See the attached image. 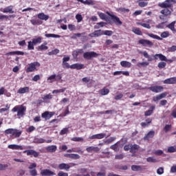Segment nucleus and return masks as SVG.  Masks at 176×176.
Listing matches in <instances>:
<instances>
[{
	"mask_svg": "<svg viewBox=\"0 0 176 176\" xmlns=\"http://www.w3.org/2000/svg\"><path fill=\"white\" fill-rule=\"evenodd\" d=\"M164 24H165V22H162L161 23H159L158 25H156V28L162 30L164 28Z\"/></svg>",
	"mask_w": 176,
	"mask_h": 176,
	"instance_id": "61",
	"label": "nucleus"
},
{
	"mask_svg": "<svg viewBox=\"0 0 176 176\" xmlns=\"http://www.w3.org/2000/svg\"><path fill=\"white\" fill-rule=\"evenodd\" d=\"M72 141H74V142H83V138L80 137H74L72 138Z\"/></svg>",
	"mask_w": 176,
	"mask_h": 176,
	"instance_id": "42",
	"label": "nucleus"
},
{
	"mask_svg": "<svg viewBox=\"0 0 176 176\" xmlns=\"http://www.w3.org/2000/svg\"><path fill=\"white\" fill-rule=\"evenodd\" d=\"M148 65H149V63L148 62H142L137 64V67L139 68H141L142 67H148Z\"/></svg>",
	"mask_w": 176,
	"mask_h": 176,
	"instance_id": "43",
	"label": "nucleus"
},
{
	"mask_svg": "<svg viewBox=\"0 0 176 176\" xmlns=\"http://www.w3.org/2000/svg\"><path fill=\"white\" fill-rule=\"evenodd\" d=\"M164 85H175L176 77H172L164 80Z\"/></svg>",
	"mask_w": 176,
	"mask_h": 176,
	"instance_id": "16",
	"label": "nucleus"
},
{
	"mask_svg": "<svg viewBox=\"0 0 176 176\" xmlns=\"http://www.w3.org/2000/svg\"><path fill=\"white\" fill-rule=\"evenodd\" d=\"M161 14H163L164 16H171V11L168 10V8H165L164 10H162L160 11Z\"/></svg>",
	"mask_w": 176,
	"mask_h": 176,
	"instance_id": "28",
	"label": "nucleus"
},
{
	"mask_svg": "<svg viewBox=\"0 0 176 176\" xmlns=\"http://www.w3.org/2000/svg\"><path fill=\"white\" fill-rule=\"evenodd\" d=\"M148 89L151 90V91H153V93H162L164 88L162 86L155 85L150 87Z\"/></svg>",
	"mask_w": 176,
	"mask_h": 176,
	"instance_id": "7",
	"label": "nucleus"
},
{
	"mask_svg": "<svg viewBox=\"0 0 176 176\" xmlns=\"http://www.w3.org/2000/svg\"><path fill=\"white\" fill-rule=\"evenodd\" d=\"M168 50L170 52H176V45H173L172 47H169Z\"/></svg>",
	"mask_w": 176,
	"mask_h": 176,
	"instance_id": "63",
	"label": "nucleus"
},
{
	"mask_svg": "<svg viewBox=\"0 0 176 176\" xmlns=\"http://www.w3.org/2000/svg\"><path fill=\"white\" fill-rule=\"evenodd\" d=\"M111 149H113V151H115V152H118L119 151V147L118 146V143H116L110 146Z\"/></svg>",
	"mask_w": 176,
	"mask_h": 176,
	"instance_id": "54",
	"label": "nucleus"
},
{
	"mask_svg": "<svg viewBox=\"0 0 176 176\" xmlns=\"http://www.w3.org/2000/svg\"><path fill=\"white\" fill-rule=\"evenodd\" d=\"M111 17V20L113 21V23H115V24H116V25H122V24H123V23L120 21V19H119V17H118L116 15H110Z\"/></svg>",
	"mask_w": 176,
	"mask_h": 176,
	"instance_id": "17",
	"label": "nucleus"
},
{
	"mask_svg": "<svg viewBox=\"0 0 176 176\" xmlns=\"http://www.w3.org/2000/svg\"><path fill=\"white\" fill-rule=\"evenodd\" d=\"M148 36H150V38H153V39H157V41H162L163 38H168L170 36V32L165 31L162 33H161L160 36L151 33H147Z\"/></svg>",
	"mask_w": 176,
	"mask_h": 176,
	"instance_id": "3",
	"label": "nucleus"
},
{
	"mask_svg": "<svg viewBox=\"0 0 176 176\" xmlns=\"http://www.w3.org/2000/svg\"><path fill=\"white\" fill-rule=\"evenodd\" d=\"M78 2H81L84 5H95L94 1L93 0H77Z\"/></svg>",
	"mask_w": 176,
	"mask_h": 176,
	"instance_id": "31",
	"label": "nucleus"
},
{
	"mask_svg": "<svg viewBox=\"0 0 176 176\" xmlns=\"http://www.w3.org/2000/svg\"><path fill=\"white\" fill-rule=\"evenodd\" d=\"M95 35L96 37L101 36V35H104V30H96Z\"/></svg>",
	"mask_w": 176,
	"mask_h": 176,
	"instance_id": "45",
	"label": "nucleus"
},
{
	"mask_svg": "<svg viewBox=\"0 0 176 176\" xmlns=\"http://www.w3.org/2000/svg\"><path fill=\"white\" fill-rule=\"evenodd\" d=\"M146 162L148 163H156V160L155 159V157H148L146 158Z\"/></svg>",
	"mask_w": 176,
	"mask_h": 176,
	"instance_id": "53",
	"label": "nucleus"
},
{
	"mask_svg": "<svg viewBox=\"0 0 176 176\" xmlns=\"http://www.w3.org/2000/svg\"><path fill=\"white\" fill-rule=\"evenodd\" d=\"M45 36L46 38H61V36L55 34H45Z\"/></svg>",
	"mask_w": 176,
	"mask_h": 176,
	"instance_id": "39",
	"label": "nucleus"
},
{
	"mask_svg": "<svg viewBox=\"0 0 176 176\" xmlns=\"http://www.w3.org/2000/svg\"><path fill=\"white\" fill-rule=\"evenodd\" d=\"M132 171H141L142 170V168H141L140 166L138 165H133L131 166Z\"/></svg>",
	"mask_w": 176,
	"mask_h": 176,
	"instance_id": "40",
	"label": "nucleus"
},
{
	"mask_svg": "<svg viewBox=\"0 0 176 176\" xmlns=\"http://www.w3.org/2000/svg\"><path fill=\"white\" fill-rule=\"evenodd\" d=\"M56 80V74H53L47 78V80H51L50 81V83H53L52 80Z\"/></svg>",
	"mask_w": 176,
	"mask_h": 176,
	"instance_id": "60",
	"label": "nucleus"
},
{
	"mask_svg": "<svg viewBox=\"0 0 176 176\" xmlns=\"http://www.w3.org/2000/svg\"><path fill=\"white\" fill-rule=\"evenodd\" d=\"M117 10L120 13H129V12H130V10L129 8H119L117 9Z\"/></svg>",
	"mask_w": 176,
	"mask_h": 176,
	"instance_id": "41",
	"label": "nucleus"
},
{
	"mask_svg": "<svg viewBox=\"0 0 176 176\" xmlns=\"http://www.w3.org/2000/svg\"><path fill=\"white\" fill-rule=\"evenodd\" d=\"M58 167L59 170H65V171H68V170H69V165L65 163L60 164Z\"/></svg>",
	"mask_w": 176,
	"mask_h": 176,
	"instance_id": "22",
	"label": "nucleus"
},
{
	"mask_svg": "<svg viewBox=\"0 0 176 176\" xmlns=\"http://www.w3.org/2000/svg\"><path fill=\"white\" fill-rule=\"evenodd\" d=\"M140 45H142L143 46H148V47H152L153 46V43L149 40L146 39H141L139 41Z\"/></svg>",
	"mask_w": 176,
	"mask_h": 176,
	"instance_id": "10",
	"label": "nucleus"
},
{
	"mask_svg": "<svg viewBox=\"0 0 176 176\" xmlns=\"http://www.w3.org/2000/svg\"><path fill=\"white\" fill-rule=\"evenodd\" d=\"M29 92H30V87H24L22 88H20L17 91L18 94H25V93H29Z\"/></svg>",
	"mask_w": 176,
	"mask_h": 176,
	"instance_id": "23",
	"label": "nucleus"
},
{
	"mask_svg": "<svg viewBox=\"0 0 176 176\" xmlns=\"http://www.w3.org/2000/svg\"><path fill=\"white\" fill-rule=\"evenodd\" d=\"M155 106H151L149 110L145 112L144 115L145 116H151L152 113H153V110L155 109Z\"/></svg>",
	"mask_w": 176,
	"mask_h": 176,
	"instance_id": "34",
	"label": "nucleus"
},
{
	"mask_svg": "<svg viewBox=\"0 0 176 176\" xmlns=\"http://www.w3.org/2000/svg\"><path fill=\"white\" fill-rule=\"evenodd\" d=\"M167 28H169V30H172L173 34H175L176 29H175V21L171 22L170 24L166 25Z\"/></svg>",
	"mask_w": 176,
	"mask_h": 176,
	"instance_id": "26",
	"label": "nucleus"
},
{
	"mask_svg": "<svg viewBox=\"0 0 176 176\" xmlns=\"http://www.w3.org/2000/svg\"><path fill=\"white\" fill-rule=\"evenodd\" d=\"M100 56V54L96 53V52H86L83 54V58L85 60H91V58H96Z\"/></svg>",
	"mask_w": 176,
	"mask_h": 176,
	"instance_id": "5",
	"label": "nucleus"
},
{
	"mask_svg": "<svg viewBox=\"0 0 176 176\" xmlns=\"http://www.w3.org/2000/svg\"><path fill=\"white\" fill-rule=\"evenodd\" d=\"M30 175L32 176H37L38 172L36 171V169H32L29 171Z\"/></svg>",
	"mask_w": 176,
	"mask_h": 176,
	"instance_id": "57",
	"label": "nucleus"
},
{
	"mask_svg": "<svg viewBox=\"0 0 176 176\" xmlns=\"http://www.w3.org/2000/svg\"><path fill=\"white\" fill-rule=\"evenodd\" d=\"M106 137L107 134L105 133H98L89 136V140H102V138H105Z\"/></svg>",
	"mask_w": 176,
	"mask_h": 176,
	"instance_id": "8",
	"label": "nucleus"
},
{
	"mask_svg": "<svg viewBox=\"0 0 176 176\" xmlns=\"http://www.w3.org/2000/svg\"><path fill=\"white\" fill-rule=\"evenodd\" d=\"M132 32H133V34H135L136 35H139V36L142 35V32H141V30H140V28H133Z\"/></svg>",
	"mask_w": 176,
	"mask_h": 176,
	"instance_id": "33",
	"label": "nucleus"
},
{
	"mask_svg": "<svg viewBox=\"0 0 176 176\" xmlns=\"http://www.w3.org/2000/svg\"><path fill=\"white\" fill-rule=\"evenodd\" d=\"M114 98L116 101H119V100H122V98H123V94L117 93V95L115 96Z\"/></svg>",
	"mask_w": 176,
	"mask_h": 176,
	"instance_id": "49",
	"label": "nucleus"
},
{
	"mask_svg": "<svg viewBox=\"0 0 176 176\" xmlns=\"http://www.w3.org/2000/svg\"><path fill=\"white\" fill-rule=\"evenodd\" d=\"M25 111H27V107L23 105H16L12 109V112H17V116L19 118L24 116Z\"/></svg>",
	"mask_w": 176,
	"mask_h": 176,
	"instance_id": "1",
	"label": "nucleus"
},
{
	"mask_svg": "<svg viewBox=\"0 0 176 176\" xmlns=\"http://www.w3.org/2000/svg\"><path fill=\"white\" fill-rule=\"evenodd\" d=\"M24 56V52L21 51H14L8 52L6 54V56Z\"/></svg>",
	"mask_w": 176,
	"mask_h": 176,
	"instance_id": "21",
	"label": "nucleus"
},
{
	"mask_svg": "<svg viewBox=\"0 0 176 176\" xmlns=\"http://www.w3.org/2000/svg\"><path fill=\"white\" fill-rule=\"evenodd\" d=\"M32 43L34 45H38L39 43H42V37H38L37 38H33Z\"/></svg>",
	"mask_w": 176,
	"mask_h": 176,
	"instance_id": "38",
	"label": "nucleus"
},
{
	"mask_svg": "<svg viewBox=\"0 0 176 176\" xmlns=\"http://www.w3.org/2000/svg\"><path fill=\"white\" fill-rule=\"evenodd\" d=\"M45 150L47 152H49L50 153H54L56 151H57V146L56 145H50L45 147Z\"/></svg>",
	"mask_w": 176,
	"mask_h": 176,
	"instance_id": "18",
	"label": "nucleus"
},
{
	"mask_svg": "<svg viewBox=\"0 0 176 176\" xmlns=\"http://www.w3.org/2000/svg\"><path fill=\"white\" fill-rule=\"evenodd\" d=\"M36 129V128H35V126H29L28 129H27L26 131L28 133H32V131H35Z\"/></svg>",
	"mask_w": 176,
	"mask_h": 176,
	"instance_id": "58",
	"label": "nucleus"
},
{
	"mask_svg": "<svg viewBox=\"0 0 176 176\" xmlns=\"http://www.w3.org/2000/svg\"><path fill=\"white\" fill-rule=\"evenodd\" d=\"M40 174L41 176H53L56 175L54 172L50 170V169H43L41 170Z\"/></svg>",
	"mask_w": 176,
	"mask_h": 176,
	"instance_id": "9",
	"label": "nucleus"
},
{
	"mask_svg": "<svg viewBox=\"0 0 176 176\" xmlns=\"http://www.w3.org/2000/svg\"><path fill=\"white\" fill-rule=\"evenodd\" d=\"M34 144H44L45 139L41 138H35L34 140Z\"/></svg>",
	"mask_w": 176,
	"mask_h": 176,
	"instance_id": "37",
	"label": "nucleus"
},
{
	"mask_svg": "<svg viewBox=\"0 0 176 176\" xmlns=\"http://www.w3.org/2000/svg\"><path fill=\"white\" fill-rule=\"evenodd\" d=\"M98 14L100 19H101V20H107V14H105L104 13L98 12Z\"/></svg>",
	"mask_w": 176,
	"mask_h": 176,
	"instance_id": "46",
	"label": "nucleus"
},
{
	"mask_svg": "<svg viewBox=\"0 0 176 176\" xmlns=\"http://www.w3.org/2000/svg\"><path fill=\"white\" fill-rule=\"evenodd\" d=\"M4 133L6 135H9V134H10V137H14L15 138H19V137L21 135V131L14 129H6Z\"/></svg>",
	"mask_w": 176,
	"mask_h": 176,
	"instance_id": "2",
	"label": "nucleus"
},
{
	"mask_svg": "<svg viewBox=\"0 0 176 176\" xmlns=\"http://www.w3.org/2000/svg\"><path fill=\"white\" fill-rule=\"evenodd\" d=\"M41 98L42 100H43V102H45V104H49V102H50V100L53 98V95H52L51 94H45L43 95Z\"/></svg>",
	"mask_w": 176,
	"mask_h": 176,
	"instance_id": "11",
	"label": "nucleus"
},
{
	"mask_svg": "<svg viewBox=\"0 0 176 176\" xmlns=\"http://www.w3.org/2000/svg\"><path fill=\"white\" fill-rule=\"evenodd\" d=\"M113 34V32H112L111 30H103V35H107V36H112Z\"/></svg>",
	"mask_w": 176,
	"mask_h": 176,
	"instance_id": "52",
	"label": "nucleus"
},
{
	"mask_svg": "<svg viewBox=\"0 0 176 176\" xmlns=\"http://www.w3.org/2000/svg\"><path fill=\"white\" fill-rule=\"evenodd\" d=\"M166 65H167V63H166V62L162 61V62H160V63H158L157 67H158V68H160V69H163V68H165Z\"/></svg>",
	"mask_w": 176,
	"mask_h": 176,
	"instance_id": "44",
	"label": "nucleus"
},
{
	"mask_svg": "<svg viewBox=\"0 0 176 176\" xmlns=\"http://www.w3.org/2000/svg\"><path fill=\"white\" fill-rule=\"evenodd\" d=\"M155 137V131H150L144 137V141H149L151 138H153Z\"/></svg>",
	"mask_w": 176,
	"mask_h": 176,
	"instance_id": "19",
	"label": "nucleus"
},
{
	"mask_svg": "<svg viewBox=\"0 0 176 176\" xmlns=\"http://www.w3.org/2000/svg\"><path fill=\"white\" fill-rule=\"evenodd\" d=\"M64 91H65V88H63L60 89H55L52 91L53 94H57L58 93H64Z\"/></svg>",
	"mask_w": 176,
	"mask_h": 176,
	"instance_id": "55",
	"label": "nucleus"
},
{
	"mask_svg": "<svg viewBox=\"0 0 176 176\" xmlns=\"http://www.w3.org/2000/svg\"><path fill=\"white\" fill-rule=\"evenodd\" d=\"M24 153H27L28 156H34V157H38L39 156V153L36 152L35 150H26Z\"/></svg>",
	"mask_w": 176,
	"mask_h": 176,
	"instance_id": "12",
	"label": "nucleus"
},
{
	"mask_svg": "<svg viewBox=\"0 0 176 176\" xmlns=\"http://www.w3.org/2000/svg\"><path fill=\"white\" fill-rule=\"evenodd\" d=\"M140 149V146L138 144L131 145V153H135Z\"/></svg>",
	"mask_w": 176,
	"mask_h": 176,
	"instance_id": "30",
	"label": "nucleus"
},
{
	"mask_svg": "<svg viewBox=\"0 0 176 176\" xmlns=\"http://www.w3.org/2000/svg\"><path fill=\"white\" fill-rule=\"evenodd\" d=\"M54 112L45 111L42 113L41 116L42 118L45 119V120H49V119H50L52 116H54Z\"/></svg>",
	"mask_w": 176,
	"mask_h": 176,
	"instance_id": "13",
	"label": "nucleus"
},
{
	"mask_svg": "<svg viewBox=\"0 0 176 176\" xmlns=\"http://www.w3.org/2000/svg\"><path fill=\"white\" fill-rule=\"evenodd\" d=\"M8 148L9 149H12L13 151H23L24 148L23 146L17 145V144H10L8 145Z\"/></svg>",
	"mask_w": 176,
	"mask_h": 176,
	"instance_id": "14",
	"label": "nucleus"
},
{
	"mask_svg": "<svg viewBox=\"0 0 176 176\" xmlns=\"http://www.w3.org/2000/svg\"><path fill=\"white\" fill-rule=\"evenodd\" d=\"M99 93L101 94V96H107V94H109V89L108 88H103L99 91Z\"/></svg>",
	"mask_w": 176,
	"mask_h": 176,
	"instance_id": "32",
	"label": "nucleus"
},
{
	"mask_svg": "<svg viewBox=\"0 0 176 176\" xmlns=\"http://www.w3.org/2000/svg\"><path fill=\"white\" fill-rule=\"evenodd\" d=\"M138 6L140 8H145L146 6H148V2H144V1H139Z\"/></svg>",
	"mask_w": 176,
	"mask_h": 176,
	"instance_id": "48",
	"label": "nucleus"
},
{
	"mask_svg": "<svg viewBox=\"0 0 176 176\" xmlns=\"http://www.w3.org/2000/svg\"><path fill=\"white\" fill-rule=\"evenodd\" d=\"M36 67H41V63L39 62H33L29 64V66L26 69V72H34L36 71Z\"/></svg>",
	"mask_w": 176,
	"mask_h": 176,
	"instance_id": "6",
	"label": "nucleus"
},
{
	"mask_svg": "<svg viewBox=\"0 0 176 176\" xmlns=\"http://www.w3.org/2000/svg\"><path fill=\"white\" fill-rule=\"evenodd\" d=\"M37 17L40 20H45V21H47V20H49V15H46L43 12L38 14Z\"/></svg>",
	"mask_w": 176,
	"mask_h": 176,
	"instance_id": "24",
	"label": "nucleus"
},
{
	"mask_svg": "<svg viewBox=\"0 0 176 176\" xmlns=\"http://www.w3.org/2000/svg\"><path fill=\"white\" fill-rule=\"evenodd\" d=\"M170 173L174 174L176 173V165H173L171 168H170Z\"/></svg>",
	"mask_w": 176,
	"mask_h": 176,
	"instance_id": "64",
	"label": "nucleus"
},
{
	"mask_svg": "<svg viewBox=\"0 0 176 176\" xmlns=\"http://www.w3.org/2000/svg\"><path fill=\"white\" fill-rule=\"evenodd\" d=\"M104 24H107V23H104V22L98 23L97 25H95V28L98 29V28H100V27H104Z\"/></svg>",
	"mask_w": 176,
	"mask_h": 176,
	"instance_id": "62",
	"label": "nucleus"
},
{
	"mask_svg": "<svg viewBox=\"0 0 176 176\" xmlns=\"http://www.w3.org/2000/svg\"><path fill=\"white\" fill-rule=\"evenodd\" d=\"M1 12H3V13H14V11H13V6H9L5 8Z\"/></svg>",
	"mask_w": 176,
	"mask_h": 176,
	"instance_id": "25",
	"label": "nucleus"
},
{
	"mask_svg": "<svg viewBox=\"0 0 176 176\" xmlns=\"http://www.w3.org/2000/svg\"><path fill=\"white\" fill-rule=\"evenodd\" d=\"M85 68V65L80 63H75L71 65L72 69H83Z\"/></svg>",
	"mask_w": 176,
	"mask_h": 176,
	"instance_id": "20",
	"label": "nucleus"
},
{
	"mask_svg": "<svg viewBox=\"0 0 176 176\" xmlns=\"http://www.w3.org/2000/svg\"><path fill=\"white\" fill-rule=\"evenodd\" d=\"M34 45H35L34 44V43L32 41H29L28 45V50H34Z\"/></svg>",
	"mask_w": 176,
	"mask_h": 176,
	"instance_id": "50",
	"label": "nucleus"
},
{
	"mask_svg": "<svg viewBox=\"0 0 176 176\" xmlns=\"http://www.w3.org/2000/svg\"><path fill=\"white\" fill-rule=\"evenodd\" d=\"M47 43L45 42L43 44L38 46V50H40V51L47 50V49H49V47L47 46Z\"/></svg>",
	"mask_w": 176,
	"mask_h": 176,
	"instance_id": "35",
	"label": "nucleus"
},
{
	"mask_svg": "<svg viewBox=\"0 0 176 176\" xmlns=\"http://www.w3.org/2000/svg\"><path fill=\"white\" fill-rule=\"evenodd\" d=\"M70 159L78 160V159H80V155L78 154H70Z\"/></svg>",
	"mask_w": 176,
	"mask_h": 176,
	"instance_id": "47",
	"label": "nucleus"
},
{
	"mask_svg": "<svg viewBox=\"0 0 176 176\" xmlns=\"http://www.w3.org/2000/svg\"><path fill=\"white\" fill-rule=\"evenodd\" d=\"M157 174H158V175H162V174H164V168H163V167H160V168L157 170Z\"/></svg>",
	"mask_w": 176,
	"mask_h": 176,
	"instance_id": "56",
	"label": "nucleus"
},
{
	"mask_svg": "<svg viewBox=\"0 0 176 176\" xmlns=\"http://www.w3.org/2000/svg\"><path fill=\"white\" fill-rule=\"evenodd\" d=\"M138 25H141L142 27H144V28H147V30H151V25L148 23H144L142 22H138L136 23Z\"/></svg>",
	"mask_w": 176,
	"mask_h": 176,
	"instance_id": "36",
	"label": "nucleus"
},
{
	"mask_svg": "<svg viewBox=\"0 0 176 176\" xmlns=\"http://www.w3.org/2000/svg\"><path fill=\"white\" fill-rule=\"evenodd\" d=\"M76 19L77 20V23H80V21L83 20V17H82V15L79 14L76 15Z\"/></svg>",
	"mask_w": 176,
	"mask_h": 176,
	"instance_id": "59",
	"label": "nucleus"
},
{
	"mask_svg": "<svg viewBox=\"0 0 176 176\" xmlns=\"http://www.w3.org/2000/svg\"><path fill=\"white\" fill-rule=\"evenodd\" d=\"M174 3H176L175 0H165L162 3H159L158 6L162 8H173V6L174 5Z\"/></svg>",
	"mask_w": 176,
	"mask_h": 176,
	"instance_id": "4",
	"label": "nucleus"
},
{
	"mask_svg": "<svg viewBox=\"0 0 176 176\" xmlns=\"http://www.w3.org/2000/svg\"><path fill=\"white\" fill-rule=\"evenodd\" d=\"M120 65L124 68H130V67H131V63L126 60H122L120 62Z\"/></svg>",
	"mask_w": 176,
	"mask_h": 176,
	"instance_id": "29",
	"label": "nucleus"
},
{
	"mask_svg": "<svg viewBox=\"0 0 176 176\" xmlns=\"http://www.w3.org/2000/svg\"><path fill=\"white\" fill-rule=\"evenodd\" d=\"M31 23L32 24V25H41V24H42V21H41L39 19H32L30 21Z\"/></svg>",
	"mask_w": 176,
	"mask_h": 176,
	"instance_id": "27",
	"label": "nucleus"
},
{
	"mask_svg": "<svg viewBox=\"0 0 176 176\" xmlns=\"http://www.w3.org/2000/svg\"><path fill=\"white\" fill-rule=\"evenodd\" d=\"M69 131V129L68 128H64L60 131V135H64L65 134H67Z\"/></svg>",
	"mask_w": 176,
	"mask_h": 176,
	"instance_id": "51",
	"label": "nucleus"
},
{
	"mask_svg": "<svg viewBox=\"0 0 176 176\" xmlns=\"http://www.w3.org/2000/svg\"><path fill=\"white\" fill-rule=\"evenodd\" d=\"M154 60H160L161 61H167V57L162 54H156L153 55Z\"/></svg>",
	"mask_w": 176,
	"mask_h": 176,
	"instance_id": "15",
	"label": "nucleus"
}]
</instances>
